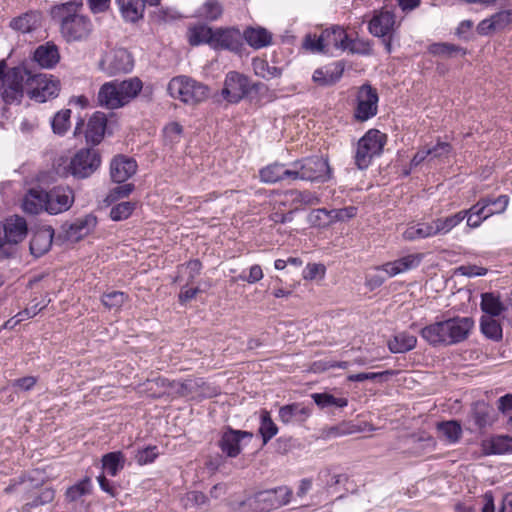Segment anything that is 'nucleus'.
I'll return each instance as SVG.
<instances>
[{"label":"nucleus","mask_w":512,"mask_h":512,"mask_svg":"<svg viewBox=\"0 0 512 512\" xmlns=\"http://www.w3.org/2000/svg\"><path fill=\"white\" fill-rule=\"evenodd\" d=\"M240 29L236 26H210L199 22L187 29V41L192 47L207 45L215 52L241 54Z\"/></svg>","instance_id":"obj_1"},{"label":"nucleus","mask_w":512,"mask_h":512,"mask_svg":"<svg viewBox=\"0 0 512 512\" xmlns=\"http://www.w3.org/2000/svg\"><path fill=\"white\" fill-rule=\"evenodd\" d=\"M82 7L81 0H74L51 8V17L59 24L60 34L67 43L85 41L93 31L91 19L78 13Z\"/></svg>","instance_id":"obj_2"},{"label":"nucleus","mask_w":512,"mask_h":512,"mask_svg":"<svg viewBox=\"0 0 512 512\" xmlns=\"http://www.w3.org/2000/svg\"><path fill=\"white\" fill-rule=\"evenodd\" d=\"M208 85L187 75L173 77L167 85V93L171 98L178 99L186 105H198L210 96Z\"/></svg>","instance_id":"obj_3"},{"label":"nucleus","mask_w":512,"mask_h":512,"mask_svg":"<svg viewBox=\"0 0 512 512\" xmlns=\"http://www.w3.org/2000/svg\"><path fill=\"white\" fill-rule=\"evenodd\" d=\"M387 135L378 129H369L357 143L354 155L355 165L359 170L367 169L374 157L383 153Z\"/></svg>","instance_id":"obj_4"},{"label":"nucleus","mask_w":512,"mask_h":512,"mask_svg":"<svg viewBox=\"0 0 512 512\" xmlns=\"http://www.w3.org/2000/svg\"><path fill=\"white\" fill-rule=\"evenodd\" d=\"M101 162V154L97 149L81 148L71 157L67 172L77 180L87 179L100 168Z\"/></svg>","instance_id":"obj_5"},{"label":"nucleus","mask_w":512,"mask_h":512,"mask_svg":"<svg viewBox=\"0 0 512 512\" xmlns=\"http://www.w3.org/2000/svg\"><path fill=\"white\" fill-rule=\"evenodd\" d=\"M97 223L98 219L93 213L78 217L71 223H63L61 231L56 235V245L81 241L95 230Z\"/></svg>","instance_id":"obj_6"},{"label":"nucleus","mask_w":512,"mask_h":512,"mask_svg":"<svg viewBox=\"0 0 512 512\" xmlns=\"http://www.w3.org/2000/svg\"><path fill=\"white\" fill-rule=\"evenodd\" d=\"M253 437L254 434L251 431L234 429L227 425L220 432L217 446L225 457L236 458L242 452V442L245 439L250 442Z\"/></svg>","instance_id":"obj_7"},{"label":"nucleus","mask_w":512,"mask_h":512,"mask_svg":"<svg viewBox=\"0 0 512 512\" xmlns=\"http://www.w3.org/2000/svg\"><path fill=\"white\" fill-rule=\"evenodd\" d=\"M292 490L286 486L257 492L252 501L255 512H269L290 502Z\"/></svg>","instance_id":"obj_8"},{"label":"nucleus","mask_w":512,"mask_h":512,"mask_svg":"<svg viewBox=\"0 0 512 512\" xmlns=\"http://www.w3.org/2000/svg\"><path fill=\"white\" fill-rule=\"evenodd\" d=\"M378 101L377 89L369 83H364L360 86L356 96L354 118L359 122L373 118L378 112Z\"/></svg>","instance_id":"obj_9"},{"label":"nucleus","mask_w":512,"mask_h":512,"mask_svg":"<svg viewBox=\"0 0 512 512\" xmlns=\"http://www.w3.org/2000/svg\"><path fill=\"white\" fill-rule=\"evenodd\" d=\"M301 180L311 182H327L330 180L332 170L328 159L322 156H311L299 159Z\"/></svg>","instance_id":"obj_10"},{"label":"nucleus","mask_w":512,"mask_h":512,"mask_svg":"<svg viewBox=\"0 0 512 512\" xmlns=\"http://www.w3.org/2000/svg\"><path fill=\"white\" fill-rule=\"evenodd\" d=\"M249 77L238 71H229L224 79L221 96L229 104H238L247 97Z\"/></svg>","instance_id":"obj_11"},{"label":"nucleus","mask_w":512,"mask_h":512,"mask_svg":"<svg viewBox=\"0 0 512 512\" xmlns=\"http://www.w3.org/2000/svg\"><path fill=\"white\" fill-rule=\"evenodd\" d=\"M446 343L448 346L456 345L468 339L475 321L472 317L454 316L443 320Z\"/></svg>","instance_id":"obj_12"},{"label":"nucleus","mask_w":512,"mask_h":512,"mask_svg":"<svg viewBox=\"0 0 512 512\" xmlns=\"http://www.w3.org/2000/svg\"><path fill=\"white\" fill-rule=\"evenodd\" d=\"M100 68L109 76L132 71L134 62L132 55L124 48L106 54L99 63Z\"/></svg>","instance_id":"obj_13"},{"label":"nucleus","mask_w":512,"mask_h":512,"mask_svg":"<svg viewBox=\"0 0 512 512\" xmlns=\"http://www.w3.org/2000/svg\"><path fill=\"white\" fill-rule=\"evenodd\" d=\"M32 84H36V87L29 89L27 94L32 100L39 103L56 98L60 91L59 80L48 79L46 74H35Z\"/></svg>","instance_id":"obj_14"},{"label":"nucleus","mask_w":512,"mask_h":512,"mask_svg":"<svg viewBox=\"0 0 512 512\" xmlns=\"http://www.w3.org/2000/svg\"><path fill=\"white\" fill-rule=\"evenodd\" d=\"M45 209L51 215L67 211L74 202L73 190L69 187L56 186L46 195Z\"/></svg>","instance_id":"obj_15"},{"label":"nucleus","mask_w":512,"mask_h":512,"mask_svg":"<svg viewBox=\"0 0 512 512\" xmlns=\"http://www.w3.org/2000/svg\"><path fill=\"white\" fill-rule=\"evenodd\" d=\"M137 162L134 158L123 154L114 156L110 162V177L114 183L122 184L137 172Z\"/></svg>","instance_id":"obj_16"},{"label":"nucleus","mask_w":512,"mask_h":512,"mask_svg":"<svg viewBox=\"0 0 512 512\" xmlns=\"http://www.w3.org/2000/svg\"><path fill=\"white\" fill-rule=\"evenodd\" d=\"M53 243L56 244L54 229L49 225L41 226L32 234L29 245L30 253L39 258L51 249Z\"/></svg>","instance_id":"obj_17"},{"label":"nucleus","mask_w":512,"mask_h":512,"mask_svg":"<svg viewBox=\"0 0 512 512\" xmlns=\"http://www.w3.org/2000/svg\"><path fill=\"white\" fill-rule=\"evenodd\" d=\"M396 17L392 11L376 10L368 23V31L374 37L394 34Z\"/></svg>","instance_id":"obj_18"},{"label":"nucleus","mask_w":512,"mask_h":512,"mask_svg":"<svg viewBox=\"0 0 512 512\" xmlns=\"http://www.w3.org/2000/svg\"><path fill=\"white\" fill-rule=\"evenodd\" d=\"M197 392L198 396L203 399L213 398L220 394L217 386L206 382L203 378L183 381V384L178 385L176 394L180 397H185Z\"/></svg>","instance_id":"obj_19"},{"label":"nucleus","mask_w":512,"mask_h":512,"mask_svg":"<svg viewBox=\"0 0 512 512\" xmlns=\"http://www.w3.org/2000/svg\"><path fill=\"white\" fill-rule=\"evenodd\" d=\"M345 64L343 61H336L324 67L317 68L312 75V80L318 86L329 87L335 85L343 76Z\"/></svg>","instance_id":"obj_20"},{"label":"nucleus","mask_w":512,"mask_h":512,"mask_svg":"<svg viewBox=\"0 0 512 512\" xmlns=\"http://www.w3.org/2000/svg\"><path fill=\"white\" fill-rule=\"evenodd\" d=\"M3 239H6L8 245L15 247L22 242L28 233L26 220L21 216L7 218L2 224Z\"/></svg>","instance_id":"obj_21"},{"label":"nucleus","mask_w":512,"mask_h":512,"mask_svg":"<svg viewBox=\"0 0 512 512\" xmlns=\"http://www.w3.org/2000/svg\"><path fill=\"white\" fill-rule=\"evenodd\" d=\"M107 116L105 113L96 111L89 118L86 130L84 132L87 144L91 146L99 145L106 133L107 129Z\"/></svg>","instance_id":"obj_22"},{"label":"nucleus","mask_w":512,"mask_h":512,"mask_svg":"<svg viewBox=\"0 0 512 512\" xmlns=\"http://www.w3.org/2000/svg\"><path fill=\"white\" fill-rule=\"evenodd\" d=\"M311 415V409L303 403H290L279 408V421L285 425L303 424Z\"/></svg>","instance_id":"obj_23"},{"label":"nucleus","mask_w":512,"mask_h":512,"mask_svg":"<svg viewBox=\"0 0 512 512\" xmlns=\"http://www.w3.org/2000/svg\"><path fill=\"white\" fill-rule=\"evenodd\" d=\"M241 52L244 49V41L254 49H261L271 44L272 34L263 27L248 26L243 32L240 31Z\"/></svg>","instance_id":"obj_24"},{"label":"nucleus","mask_w":512,"mask_h":512,"mask_svg":"<svg viewBox=\"0 0 512 512\" xmlns=\"http://www.w3.org/2000/svg\"><path fill=\"white\" fill-rule=\"evenodd\" d=\"M59 60V49L52 41L39 45L33 53V61L41 68L51 69L58 64Z\"/></svg>","instance_id":"obj_25"},{"label":"nucleus","mask_w":512,"mask_h":512,"mask_svg":"<svg viewBox=\"0 0 512 512\" xmlns=\"http://www.w3.org/2000/svg\"><path fill=\"white\" fill-rule=\"evenodd\" d=\"M492 413L493 408L485 401L474 402L468 415L469 420L473 422V427L470 429L472 431L482 430L491 425L493 422Z\"/></svg>","instance_id":"obj_26"},{"label":"nucleus","mask_w":512,"mask_h":512,"mask_svg":"<svg viewBox=\"0 0 512 512\" xmlns=\"http://www.w3.org/2000/svg\"><path fill=\"white\" fill-rule=\"evenodd\" d=\"M42 14L36 10L27 11L11 19L9 26L23 34L35 31L41 26Z\"/></svg>","instance_id":"obj_27"},{"label":"nucleus","mask_w":512,"mask_h":512,"mask_svg":"<svg viewBox=\"0 0 512 512\" xmlns=\"http://www.w3.org/2000/svg\"><path fill=\"white\" fill-rule=\"evenodd\" d=\"M98 103L108 109H117L125 106L121 99L117 82L104 83L98 92Z\"/></svg>","instance_id":"obj_28"},{"label":"nucleus","mask_w":512,"mask_h":512,"mask_svg":"<svg viewBox=\"0 0 512 512\" xmlns=\"http://www.w3.org/2000/svg\"><path fill=\"white\" fill-rule=\"evenodd\" d=\"M33 73L25 63L5 70L4 84L16 86L24 89V82L26 85H32Z\"/></svg>","instance_id":"obj_29"},{"label":"nucleus","mask_w":512,"mask_h":512,"mask_svg":"<svg viewBox=\"0 0 512 512\" xmlns=\"http://www.w3.org/2000/svg\"><path fill=\"white\" fill-rule=\"evenodd\" d=\"M125 21L136 23L143 18L145 0H115Z\"/></svg>","instance_id":"obj_30"},{"label":"nucleus","mask_w":512,"mask_h":512,"mask_svg":"<svg viewBox=\"0 0 512 512\" xmlns=\"http://www.w3.org/2000/svg\"><path fill=\"white\" fill-rule=\"evenodd\" d=\"M420 336L432 347L448 346L443 320L426 325L420 330Z\"/></svg>","instance_id":"obj_31"},{"label":"nucleus","mask_w":512,"mask_h":512,"mask_svg":"<svg viewBox=\"0 0 512 512\" xmlns=\"http://www.w3.org/2000/svg\"><path fill=\"white\" fill-rule=\"evenodd\" d=\"M326 49L330 47L345 51L349 44V36L343 27L334 25L329 29H325L321 32Z\"/></svg>","instance_id":"obj_32"},{"label":"nucleus","mask_w":512,"mask_h":512,"mask_svg":"<svg viewBox=\"0 0 512 512\" xmlns=\"http://www.w3.org/2000/svg\"><path fill=\"white\" fill-rule=\"evenodd\" d=\"M102 469L107 475L115 477L124 469L126 457L122 451L105 453L101 458Z\"/></svg>","instance_id":"obj_33"},{"label":"nucleus","mask_w":512,"mask_h":512,"mask_svg":"<svg viewBox=\"0 0 512 512\" xmlns=\"http://www.w3.org/2000/svg\"><path fill=\"white\" fill-rule=\"evenodd\" d=\"M313 402L321 410L342 409L347 407L348 399L346 397H335L329 392H319L311 394Z\"/></svg>","instance_id":"obj_34"},{"label":"nucleus","mask_w":512,"mask_h":512,"mask_svg":"<svg viewBox=\"0 0 512 512\" xmlns=\"http://www.w3.org/2000/svg\"><path fill=\"white\" fill-rule=\"evenodd\" d=\"M480 308L485 316L497 317L505 311L506 307L501 301L499 295L494 292H485L481 294Z\"/></svg>","instance_id":"obj_35"},{"label":"nucleus","mask_w":512,"mask_h":512,"mask_svg":"<svg viewBox=\"0 0 512 512\" xmlns=\"http://www.w3.org/2000/svg\"><path fill=\"white\" fill-rule=\"evenodd\" d=\"M245 100H248L251 104L260 106L264 101L271 100V91L265 83L259 81L253 82L249 79L247 97H245Z\"/></svg>","instance_id":"obj_36"},{"label":"nucleus","mask_w":512,"mask_h":512,"mask_svg":"<svg viewBox=\"0 0 512 512\" xmlns=\"http://www.w3.org/2000/svg\"><path fill=\"white\" fill-rule=\"evenodd\" d=\"M483 450L487 455L505 454L512 451V437L497 435L483 443Z\"/></svg>","instance_id":"obj_37"},{"label":"nucleus","mask_w":512,"mask_h":512,"mask_svg":"<svg viewBox=\"0 0 512 512\" xmlns=\"http://www.w3.org/2000/svg\"><path fill=\"white\" fill-rule=\"evenodd\" d=\"M417 338L409 333L402 332L388 341V348L393 354L406 353L416 347Z\"/></svg>","instance_id":"obj_38"},{"label":"nucleus","mask_w":512,"mask_h":512,"mask_svg":"<svg viewBox=\"0 0 512 512\" xmlns=\"http://www.w3.org/2000/svg\"><path fill=\"white\" fill-rule=\"evenodd\" d=\"M223 12V6L218 0H206L196 10V17L205 20V23L215 22L222 17Z\"/></svg>","instance_id":"obj_39"},{"label":"nucleus","mask_w":512,"mask_h":512,"mask_svg":"<svg viewBox=\"0 0 512 512\" xmlns=\"http://www.w3.org/2000/svg\"><path fill=\"white\" fill-rule=\"evenodd\" d=\"M117 85L124 105H127L131 100L136 98L143 88V83L138 77L117 82Z\"/></svg>","instance_id":"obj_40"},{"label":"nucleus","mask_w":512,"mask_h":512,"mask_svg":"<svg viewBox=\"0 0 512 512\" xmlns=\"http://www.w3.org/2000/svg\"><path fill=\"white\" fill-rule=\"evenodd\" d=\"M278 426L273 421L270 412L266 409L260 412V425L258 434L261 436L262 445L265 446L278 433Z\"/></svg>","instance_id":"obj_41"},{"label":"nucleus","mask_w":512,"mask_h":512,"mask_svg":"<svg viewBox=\"0 0 512 512\" xmlns=\"http://www.w3.org/2000/svg\"><path fill=\"white\" fill-rule=\"evenodd\" d=\"M466 212H457L445 218H437L433 220V226L436 235H445L454 227L459 225L465 219Z\"/></svg>","instance_id":"obj_42"},{"label":"nucleus","mask_w":512,"mask_h":512,"mask_svg":"<svg viewBox=\"0 0 512 512\" xmlns=\"http://www.w3.org/2000/svg\"><path fill=\"white\" fill-rule=\"evenodd\" d=\"M428 52L433 56H443L451 58L457 54L465 56L467 54V49L448 42H437L429 45Z\"/></svg>","instance_id":"obj_43"},{"label":"nucleus","mask_w":512,"mask_h":512,"mask_svg":"<svg viewBox=\"0 0 512 512\" xmlns=\"http://www.w3.org/2000/svg\"><path fill=\"white\" fill-rule=\"evenodd\" d=\"M480 331L488 339L498 342L502 339V327L494 317L483 315L480 318Z\"/></svg>","instance_id":"obj_44"},{"label":"nucleus","mask_w":512,"mask_h":512,"mask_svg":"<svg viewBox=\"0 0 512 512\" xmlns=\"http://www.w3.org/2000/svg\"><path fill=\"white\" fill-rule=\"evenodd\" d=\"M432 236H436L433 222L418 223L414 226L408 227L403 233L404 239L409 240V241L424 239V238H428V237H432Z\"/></svg>","instance_id":"obj_45"},{"label":"nucleus","mask_w":512,"mask_h":512,"mask_svg":"<svg viewBox=\"0 0 512 512\" xmlns=\"http://www.w3.org/2000/svg\"><path fill=\"white\" fill-rule=\"evenodd\" d=\"M71 110L62 109L55 113L51 119V128L54 134L64 136L71 126Z\"/></svg>","instance_id":"obj_46"},{"label":"nucleus","mask_w":512,"mask_h":512,"mask_svg":"<svg viewBox=\"0 0 512 512\" xmlns=\"http://www.w3.org/2000/svg\"><path fill=\"white\" fill-rule=\"evenodd\" d=\"M437 430L450 443H456L462 435V427L457 420L442 421L437 423Z\"/></svg>","instance_id":"obj_47"},{"label":"nucleus","mask_w":512,"mask_h":512,"mask_svg":"<svg viewBox=\"0 0 512 512\" xmlns=\"http://www.w3.org/2000/svg\"><path fill=\"white\" fill-rule=\"evenodd\" d=\"M92 484L90 477L86 476L82 480L78 481L66 491V499L70 502H75L84 495L91 493Z\"/></svg>","instance_id":"obj_48"},{"label":"nucleus","mask_w":512,"mask_h":512,"mask_svg":"<svg viewBox=\"0 0 512 512\" xmlns=\"http://www.w3.org/2000/svg\"><path fill=\"white\" fill-rule=\"evenodd\" d=\"M282 169L283 163H271L259 170V178L261 182L266 184L280 183Z\"/></svg>","instance_id":"obj_49"},{"label":"nucleus","mask_w":512,"mask_h":512,"mask_svg":"<svg viewBox=\"0 0 512 512\" xmlns=\"http://www.w3.org/2000/svg\"><path fill=\"white\" fill-rule=\"evenodd\" d=\"M135 190L133 183H122L110 189L103 202L106 206H111L120 199L127 198Z\"/></svg>","instance_id":"obj_50"},{"label":"nucleus","mask_w":512,"mask_h":512,"mask_svg":"<svg viewBox=\"0 0 512 512\" xmlns=\"http://www.w3.org/2000/svg\"><path fill=\"white\" fill-rule=\"evenodd\" d=\"M136 206L137 203L133 201L120 202L111 208L110 219L115 222L126 220L132 215Z\"/></svg>","instance_id":"obj_51"},{"label":"nucleus","mask_w":512,"mask_h":512,"mask_svg":"<svg viewBox=\"0 0 512 512\" xmlns=\"http://www.w3.org/2000/svg\"><path fill=\"white\" fill-rule=\"evenodd\" d=\"M128 299V295L122 291H109L101 296L102 304L108 309H118Z\"/></svg>","instance_id":"obj_52"},{"label":"nucleus","mask_w":512,"mask_h":512,"mask_svg":"<svg viewBox=\"0 0 512 512\" xmlns=\"http://www.w3.org/2000/svg\"><path fill=\"white\" fill-rule=\"evenodd\" d=\"M308 223L313 227L324 228L332 225L330 214L326 208L313 209L308 215Z\"/></svg>","instance_id":"obj_53"},{"label":"nucleus","mask_w":512,"mask_h":512,"mask_svg":"<svg viewBox=\"0 0 512 512\" xmlns=\"http://www.w3.org/2000/svg\"><path fill=\"white\" fill-rule=\"evenodd\" d=\"M395 371L393 370H385L382 372H363L357 374H350L347 377V380L350 382H363L366 380H380L386 381L389 377L393 376Z\"/></svg>","instance_id":"obj_54"},{"label":"nucleus","mask_w":512,"mask_h":512,"mask_svg":"<svg viewBox=\"0 0 512 512\" xmlns=\"http://www.w3.org/2000/svg\"><path fill=\"white\" fill-rule=\"evenodd\" d=\"M303 47L313 53H328L322 34L319 36L311 33L306 34L303 40Z\"/></svg>","instance_id":"obj_55"},{"label":"nucleus","mask_w":512,"mask_h":512,"mask_svg":"<svg viewBox=\"0 0 512 512\" xmlns=\"http://www.w3.org/2000/svg\"><path fill=\"white\" fill-rule=\"evenodd\" d=\"M286 196L291 197L293 204L315 205L320 199L310 191L288 190Z\"/></svg>","instance_id":"obj_56"},{"label":"nucleus","mask_w":512,"mask_h":512,"mask_svg":"<svg viewBox=\"0 0 512 512\" xmlns=\"http://www.w3.org/2000/svg\"><path fill=\"white\" fill-rule=\"evenodd\" d=\"M55 491L52 488H42L38 494L34 495L30 501L26 503L29 509L37 508L39 506L51 503L54 500Z\"/></svg>","instance_id":"obj_57"},{"label":"nucleus","mask_w":512,"mask_h":512,"mask_svg":"<svg viewBox=\"0 0 512 512\" xmlns=\"http://www.w3.org/2000/svg\"><path fill=\"white\" fill-rule=\"evenodd\" d=\"M299 161H293L289 164L283 163V169L281 172V182L290 184L296 180H301V172L299 169Z\"/></svg>","instance_id":"obj_58"},{"label":"nucleus","mask_w":512,"mask_h":512,"mask_svg":"<svg viewBox=\"0 0 512 512\" xmlns=\"http://www.w3.org/2000/svg\"><path fill=\"white\" fill-rule=\"evenodd\" d=\"M346 50H349V52L353 54L369 56L373 53L372 42L363 39L353 40L349 37V44Z\"/></svg>","instance_id":"obj_59"},{"label":"nucleus","mask_w":512,"mask_h":512,"mask_svg":"<svg viewBox=\"0 0 512 512\" xmlns=\"http://www.w3.org/2000/svg\"><path fill=\"white\" fill-rule=\"evenodd\" d=\"M461 212H468L473 217H479L483 220H486L493 215L492 209L489 208V202L483 200V198H480L469 209L461 210Z\"/></svg>","instance_id":"obj_60"},{"label":"nucleus","mask_w":512,"mask_h":512,"mask_svg":"<svg viewBox=\"0 0 512 512\" xmlns=\"http://www.w3.org/2000/svg\"><path fill=\"white\" fill-rule=\"evenodd\" d=\"M1 96L6 104L20 103L24 96V89L3 83Z\"/></svg>","instance_id":"obj_61"},{"label":"nucleus","mask_w":512,"mask_h":512,"mask_svg":"<svg viewBox=\"0 0 512 512\" xmlns=\"http://www.w3.org/2000/svg\"><path fill=\"white\" fill-rule=\"evenodd\" d=\"M159 455L158 447L149 445L145 448L138 449L135 460L139 465H147L153 463Z\"/></svg>","instance_id":"obj_62"},{"label":"nucleus","mask_w":512,"mask_h":512,"mask_svg":"<svg viewBox=\"0 0 512 512\" xmlns=\"http://www.w3.org/2000/svg\"><path fill=\"white\" fill-rule=\"evenodd\" d=\"M357 211V207L347 206L341 209L328 210V213L330 214L332 224H334L339 221H345L354 218L357 215Z\"/></svg>","instance_id":"obj_63"},{"label":"nucleus","mask_w":512,"mask_h":512,"mask_svg":"<svg viewBox=\"0 0 512 512\" xmlns=\"http://www.w3.org/2000/svg\"><path fill=\"white\" fill-rule=\"evenodd\" d=\"M491 18L497 31L504 30L512 24V9L496 12Z\"/></svg>","instance_id":"obj_64"}]
</instances>
